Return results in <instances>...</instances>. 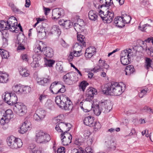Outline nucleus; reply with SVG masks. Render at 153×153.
I'll return each instance as SVG.
<instances>
[{"label":"nucleus","mask_w":153,"mask_h":153,"mask_svg":"<svg viewBox=\"0 0 153 153\" xmlns=\"http://www.w3.org/2000/svg\"><path fill=\"white\" fill-rule=\"evenodd\" d=\"M121 84L114 82L108 83L105 85L102 91L104 94L107 95H120L126 89L125 85L122 83Z\"/></svg>","instance_id":"obj_1"},{"label":"nucleus","mask_w":153,"mask_h":153,"mask_svg":"<svg viewBox=\"0 0 153 153\" xmlns=\"http://www.w3.org/2000/svg\"><path fill=\"white\" fill-rule=\"evenodd\" d=\"M17 98L16 94L11 92V98L8 104L11 105H14L13 107L14 111L20 116H23L27 112L26 106L21 102H17Z\"/></svg>","instance_id":"obj_2"},{"label":"nucleus","mask_w":153,"mask_h":153,"mask_svg":"<svg viewBox=\"0 0 153 153\" xmlns=\"http://www.w3.org/2000/svg\"><path fill=\"white\" fill-rule=\"evenodd\" d=\"M55 101L57 105L62 109L69 111L73 108L72 102L66 95L62 94L57 96L56 97Z\"/></svg>","instance_id":"obj_3"},{"label":"nucleus","mask_w":153,"mask_h":153,"mask_svg":"<svg viewBox=\"0 0 153 153\" xmlns=\"http://www.w3.org/2000/svg\"><path fill=\"white\" fill-rule=\"evenodd\" d=\"M17 24L16 18L13 16L10 17L7 21H0V31L10 30L11 32H14L16 27Z\"/></svg>","instance_id":"obj_4"},{"label":"nucleus","mask_w":153,"mask_h":153,"mask_svg":"<svg viewBox=\"0 0 153 153\" xmlns=\"http://www.w3.org/2000/svg\"><path fill=\"white\" fill-rule=\"evenodd\" d=\"M60 117H57L54 118L53 120V122L56 123L55 127L56 130L59 132L64 133V132H68L71 127V125L70 123H65L64 122H60L61 120L59 119Z\"/></svg>","instance_id":"obj_5"},{"label":"nucleus","mask_w":153,"mask_h":153,"mask_svg":"<svg viewBox=\"0 0 153 153\" xmlns=\"http://www.w3.org/2000/svg\"><path fill=\"white\" fill-rule=\"evenodd\" d=\"M106 101H104L99 103L94 106V114L97 116H99L102 111L106 113L109 112L111 108L110 105H109Z\"/></svg>","instance_id":"obj_6"},{"label":"nucleus","mask_w":153,"mask_h":153,"mask_svg":"<svg viewBox=\"0 0 153 153\" xmlns=\"http://www.w3.org/2000/svg\"><path fill=\"white\" fill-rule=\"evenodd\" d=\"M7 142L8 146L10 148L14 149L21 147L22 145V140L13 136H11L7 138Z\"/></svg>","instance_id":"obj_7"},{"label":"nucleus","mask_w":153,"mask_h":153,"mask_svg":"<svg viewBox=\"0 0 153 153\" xmlns=\"http://www.w3.org/2000/svg\"><path fill=\"white\" fill-rule=\"evenodd\" d=\"M36 140L39 143H45L49 141L51 139L50 135L43 132L42 131H40L36 133Z\"/></svg>","instance_id":"obj_8"},{"label":"nucleus","mask_w":153,"mask_h":153,"mask_svg":"<svg viewBox=\"0 0 153 153\" xmlns=\"http://www.w3.org/2000/svg\"><path fill=\"white\" fill-rule=\"evenodd\" d=\"M77 41L78 42L76 43L74 45V49L75 51H77L79 54H80L82 49V45L84 47L86 46L85 39L84 36L82 35H78Z\"/></svg>","instance_id":"obj_9"},{"label":"nucleus","mask_w":153,"mask_h":153,"mask_svg":"<svg viewBox=\"0 0 153 153\" xmlns=\"http://www.w3.org/2000/svg\"><path fill=\"white\" fill-rule=\"evenodd\" d=\"M99 14L104 22L108 23L111 22L114 16V13L110 12L109 10L107 12V14L105 15L104 12L100 10L99 11Z\"/></svg>","instance_id":"obj_10"},{"label":"nucleus","mask_w":153,"mask_h":153,"mask_svg":"<svg viewBox=\"0 0 153 153\" xmlns=\"http://www.w3.org/2000/svg\"><path fill=\"white\" fill-rule=\"evenodd\" d=\"M13 117V114L12 111L10 109H7L5 111L2 117H0V123L1 125L7 123Z\"/></svg>","instance_id":"obj_11"},{"label":"nucleus","mask_w":153,"mask_h":153,"mask_svg":"<svg viewBox=\"0 0 153 153\" xmlns=\"http://www.w3.org/2000/svg\"><path fill=\"white\" fill-rule=\"evenodd\" d=\"M60 136L62 143L63 145L67 146L71 142L72 136L69 133L64 132L61 133Z\"/></svg>","instance_id":"obj_12"},{"label":"nucleus","mask_w":153,"mask_h":153,"mask_svg":"<svg viewBox=\"0 0 153 153\" xmlns=\"http://www.w3.org/2000/svg\"><path fill=\"white\" fill-rule=\"evenodd\" d=\"M65 15L64 10L61 8H57L53 10L52 18L53 19H58L63 17Z\"/></svg>","instance_id":"obj_13"},{"label":"nucleus","mask_w":153,"mask_h":153,"mask_svg":"<svg viewBox=\"0 0 153 153\" xmlns=\"http://www.w3.org/2000/svg\"><path fill=\"white\" fill-rule=\"evenodd\" d=\"M46 115L45 110L39 109L36 111V113L34 115V119L38 122L42 121Z\"/></svg>","instance_id":"obj_14"},{"label":"nucleus","mask_w":153,"mask_h":153,"mask_svg":"<svg viewBox=\"0 0 153 153\" xmlns=\"http://www.w3.org/2000/svg\"><path fill=\"white\" fill-rule=\"evenodd\" d=\"M100 3L102 4L100 5L98 4H97L96 1H94L93 4L95 7L99 9L102 8V7H108L111 6V4H113V1L111 2V0H99Z\"/></svg>","instance_id":"obj_15"},{"label":"nucleus","mask_w":153,"mask_h":153,"mask_svg":"<svg viewBox=\"0 0 153 153\" xmlns=\"http://www.w3.org/2000/svg\"><path fill=\"white\" fill-rule=\"evenodd\" d=\"M18 39L19 45L18 48V50H22L25 49L24 45L26 44L25 38L23 35H18Z\"/></svg>","instance_id":"obj_16"},{"label":"nucleus","mask_w":153,"mask_h":153,"mask_svg":"<svg viewBox=\"0 0 153 153\" xmlns=\"http://www.w3.org/2000/svg\"><path fill=\"white\" fill-rule=\"evenodd\" d=\"M94 118L91 116H89L85 117L83 120L84 123L86 125L90 127H93L94 122Z\"/></svg>","instance_id":"obj_17"},{"label":"nucleus","mask_w":153,"mask_h":153,"mask_svg":"<svg viewBox=\"0 0 153 153\" xmlns=\"http://www.w3.org/2000/svg\"><path fill=\"white\" fill-rule=\"evenodd\" d=\"M51 79V77L49 76H45L42 79L37 81V83L40 85L47 86L50 84Z\"/></svg>","instance_id":"obj_18"},{"label":"nucleus","mask_w":153,"mask_h":153,"mask_svg":"<svg viewBox=\"0 0 153 153\" xmlns=\"http://www.w3.org/2000/svg\"><path fill=\"white\" fill-rule=\"evenodd\" d=\"M73 76L72 73H68L63 76V80L65 84L68 85H71L73 82L72 79Z\"/></svg>","instance_id":"obj_19"},{"label":"nucleus","mask_w":153,"mask_h":153,"mask_svg":"<svg viewBox=\"0 0 153 153\" xmlns=\"http://www.w3.org/2000/svg\"><path fill=\"white\" fill-rule=\"evenodd\" d=\"M30 123L29 121L26 120L23 123L20 128V130H19L20 133L24 134L28 130L30 129Z\"/></svg>","instance_id":"obj_20"},{"label":"nucleus","mask_w":153,"mask_h":153,"mask_svg":"<svg viewBox=\"0 0 153 153\" xmlns=\"http://www.w3.org/2000/svg\"><path fill=\"white\" fill-rule=\"evenodd\" d=\"M114 22L115 25L118 27H123L125 26L122 16H118L115 17Z\"/></svg>","instance_id":"obj_21"},{"label":"nucleus","mask_w":153,"mask_h":153,"mask_svg":"<svg viewBox=\"0 0 153 153\" xmlns=\"http://www.w3.org/2000/svg\"><path fill=\"white\" fill-rule=\"evenodd\" d=\"M140 49L146 51L148 55L153 56V48H152L149 47L147 48L146 45H145L143 46L142 47L141 46L140 47Z\"/></svg>","instance_id":"obj_22"},{"label":"nucleus","mask_w":153,"mask_h":153,"mask_svg":"<svg viewBox=\"0 0 153 153\" xmlns=\"http://www.w3.org/2000/svg\"><path fill=\"white\" fill-rule=\"evenodd\" d=\"M97 90L92 87H91L87 89L86 92V95L87 97H92L94 94H96Z\"/></svg>","instance_id":"obj_23"},{"label":"nucleus","mask_w":153,"mask_h":153,"mask_svg":"<svg viewBox=\"0 0 153 153\" xmlns=\"http://www.w3.org/2000/svg\"><path fill=\"white\" fill-rule=\"evenodd\" d=\"M145 62L144 65V68L149 70L150 68H151L152 60L150 58L145 57L144 58Z\"/></svg>","instance_id":"obj_24"},{"label":"nucleus","mask_w":153,"mask_h":153,"mask_svg":"<svg viewBox=\"0 0 153 153\" xmlns=\"http://www.w3.org/2000/svg\"><path fill=\"white\" fill-rule=\"evenodd\" d=\"M126 74L129 76L135 71V69L133 66L128 65L127 66L125 69Z\"/></svg>","instance_id":"obj_25"},{"label":"nucleus","mask_w":153,"mask_h":153,"mask_svg":"<svg viewBox=\"0 0 153 153\" xmlns=\"http://www.w3.org/2000/svg\"><path fill=\"white\" fill-rule=\"evenodd\" d=\"M88 16L89 19L91 21H95L97 19V14L93 10H91L89 12Z\"/></svg>","instance_id":"obj_26"},{"label":"nucleus","mask_w":153,"mask_h":153,"mask_svg":"<svg viewBox=\"0 0 153 153\" xmlns=\"http://www.w3.org/2000/svg\"><path fill=\"white\" fill-rule=\"evenodd\" d=\"M8 79V74L0 71V83H5Z\"/></svg>","instance_id":"obj_27"},{"label":"nucleus","mask_w":153,"mask_h":153,"mask_svg":"<svg viewBox=\"0 0 153 153\" xmlns=\"http://www.w3.org/2000/svg\"><path fill=\"white\" fill-rule=\"evenodd\" d=\"M131 61V59L127 56H123L120 57V61L122 64L126 65H128Z\"/></svg>","instance_id":"obj_28"},{"label":"nucleus","mask_w":153,"mask_h":153,"mask_svg":"<svg viewBox=\"0 0 153 153\" xmlns=\"http://www.w3.org/2000/svg\"><path fill=\"white\" fill-rule=\"evenodd\" d=\"M52 34H55L59 35L61 33L60 29L58 25H54L52 26L50 32Z\"/></svg>","instance_id":"obj_29"},{"label":"nucleus","mask_w":153,"mask_h":153,"mask_svg":"<svg viewBox=\"0 0 153 153\" xmlns=\"http://www.w3.org/2000/svg\"><path fill=\"white\" fill-rule=\"evenodd\" d=\"M13 92L16 93L17 94H20L22 93V87L18 85L13 86L12 88Z\"/></svg>","instance_id":"obj_30"},{"label":"nucleus","mask_w":153,"mask_h":153,"mask_svg":"<svg viewBox=\"0 0 153 153\" xmlns=\"http://www.w3.org/2000/svg\"><path fill=\"white\" fill-rule=\"evenodd\" d=\"M19 72L20 75L23 77H27L29 75V72L25 68L22 67L19 68Z\"/></svg>","instance_id":"obj_31"},{"label":"nucleus","mask_w":153,"mask_h":153,"mask_svg":"<svg viewBox=\"0 0 153 153\" xmlns=\"http://www.w3.org/2000/svg\"><path fill=\"white\" fill-rule=\"evenodd\" d=\"M105 145L108 148L111 149H114L115 148V145L112 140L108 139L105 140Z\"/></svg>","instance_id":"obj_32"},{"label":"nucleus","mask_w":153,"mask_h":153,"mask_svg":"<svg viewBox=\"0 0 153 153\" xmlns=\"http://www.w3.org/2000/svg\"><path fill=\"white\" fill-rule=\"evenodd\" d=\"M122 16L124 25L129 23L131 19V17L130 16L127 15L126 14H123L122 13Z\"/></svg>","instance_id":"obj_33"},{"label":"nucleus","mask_w":153,"mask_h":153,"mask_svg":"<svg viewBox=\"0 0 153 153\" xmlns=\"http://www.w3.org/2000/svg\"><path fill=\"white\" fill-rule=\"evenodd\" d=\"M62 63L61 62H59L57 63L56 66V69L59 73H62L65 72L62 65Z\"/></svg>","instance_id":"obj_34"},{"label":"nucleus","mask_w":153,"mask_h":153,"mask_svg":"<svg viewBox=\"0 0 153 153\" xmlns=\"http://www.w3.org/2000/svg\"><path fill=\"white\" fill-rule=\"evenodd\" d=\"M45 106L46 108L51 110L54 108L53 103L51 100L50 99L47 100Z\"/></svg>","instance_id":"obj_35"},{"label":"nucleus","mask_w":153,"mask_h":153,"mask_svg":"<svg viewBox=\"0 0 153 153\" xmlns=\"http://www.w3.org/2000/svg\"><path fill=\"white\" fill-rule=\"evenodd\" d=\"M46 50L45 53L44 54L47 57H51L53 56V50L50 48L46 47L45 51Z\"/></svg>","instance_id":"obj_36"},{"label":"nucleus","mask_w":153,"mask_h":153,"mask_svg":"<svg viewBox=\"0 0 153 153\" xmlns=\"http://www.w3.org/2000/svg\"><path fill=\"white\" fill-rule=\"evenodd\" d=\"M45 64L47 66L52 67L53 65L55 63V61L53 60L48 59L47 58L45 57Z\"/></svg>","instance_id":"obj_37"},{"label":"nucleus","mask_w":153,"mask_h":153,"mask_svg":"<svg viewBox=\"0 0 153 153\" xmlns=\"http://www.w3.org/2000/svg\"><path fill=\"white\" fill-rule=\"evenodd\" d=\"M0 53L2 59H7L9 57V53L7 51L0 49Z\"/></svg>","instance_id":"obj_38"},{"label":"nucleus","mask_w":153,"mask_h":153,"mask_svg":"<svg viewBox=\"0 0 153 153\" xmlns=\"http://www.w3.org/2000/svg\"><path fill=\"white\" fill-rule=\"evenodd\" d=\"M88 85V83L85 81H82L79 84V89L81 91H84L86 87Z\"/></svg>","instance_id":"obj_39"},{"label":"nucleus","mask_w":153,"mask_h":153,"mask_svg":"<svg viewBox=\"0 0 153 153\" xmlns=\"http://www.w3.org/2000/svg\"><path fill=\"white\" fill-rule=\"evenodd\" d=\"M58 85H61V82L59 81H55L52 82L50 87V89L51 92L53 93V91L52 90L53 88H54Z\"/></svg>","instance_id":"obj_40"},{"label":"nucleus","mask_w":153,"mask_h":153,"mask_svg":"<svg viewBox=\"0 0 153 153\" xmlns=\"http://www.w3.org/2000/svg\"><path fill=\"white\" fill-rule=\"evenodd\" d=\"M11 93H7L4 95L2 96V98L4 99V101L8 104V102H9L11 98Z\"/></svg>","instance_id":"obj_41"},{"label":"nucleus","mask_w":153,"mask_h":153,"mask_svg":"<svg viewBox=\"0 0 153 153\" xmlns=\"http://www.w3.org/2000/svg\"><path fill=\"white\" fill-rule=\"evenodd\" d=\"M42 32H40V31H38V32L37 36L38 37L41 39H42L45 37L46 33L45 30L42 29Z\"/></svg>","instance_id":"obj_42"},{"label":"nucleus","mask_w":153,"mask_h":153,"mask_svg":"<svg viewBox=\"0 0 153 153\" xmlns=\"http://www.w3.org/2000/svg\"><path fill=\"white\" fill-rule=\"evenodd\" d=\"M90 101H91V99H90L89 98H86L85 100H83L82 102H81L80 104V106L81 107V108L84 111L86 112H88L89 111V110L88 109H84L83 107H82V105H83V103L84 102L85 103H86L87 102L89 101V102H90Z\"/></svg>","instance_id":"obj_43"},{"label":"nucleus","mask_w":153,"mask_h":153,"mask_svg":"<svg viewBox=\"0 0 153 153\" xmlns=\"http://www.w3.org/2000/svg\"><path fill=\"white\" fill-rule=\"evenodd\" d=\"M86 53H91L93 55L96 52V49L93 46H91L87 48L86 50Z\"/></svg>","instance_id":"obj_44"},{"label":"nucleus","mask_w":153,"mask_h":153,"mask_svg":"<svg viewBox=\"0 0 153 153\" xmlns=\"http://www.w3.org/2000/svg\"><path fill=\"white\" fill-rule=\"evenodd\" d=\"M48 96L44 94H41L39 97V102L41 103H43L48 99Z\"/></svg>","instance_id":"obj_45"},{"label":"nucleus","mask_w":153,"mask_h":153,"mask_svg":"<svg viewBox=\"0 0 153 153\" xmlns=\"http://www.w3.org/2000/svg\"><path fill=\"white\" fill-rule=\"evenodd\" d=\"M46 48V47H44L42 46V45L41 46L39 45L38 46H37V48L35 49L34 51L37 52H42L45 51Z\"/></svg>","instance_id":"obj_46"},{"label":"nucleus","mask_w":153,"mask_h":153,"mask_svg":"<svg viewBox=\"0 0 153 153\" xmlns=\"http://www.w3.org/2000/svg\"><path fill=\"white\" fill-rule=\"evenodd\" d=\"M22 93H24L25 94H27L30 93L31 90V88L29 86H25L24 87H22Z\"/></svg>","instance_id":"obj_47"},{"label":"nucleus","mask_w":153,"mask_h":153,"mask_svg":"<svg viewBox=\"0 0 153 153\" xmlns=\"http://www.w3.org/2000/svg\"><path fill=\"white\" fill-rule=\"evenodd\" d=\"M123 53H127V56L130 58H131V56H133L134 55L133 53L132 52V50L130 49H128V50H124V51L123 52Z\"/></svg>","instance_id":"obj_48"},{"label":"nucleus","mask_w":153,"mask_h":153,"mask_svg":"<svg viewBox=\"0 0 153 153\" xmlns=\"http://www.w3.org/2000/svg\"><path fill=\"white\" fill-rule=\"evenodd\" d=\"M74 27L75 30L77 32H79L82 28V25L77 23H74Z\"/></svg>","instance_id":"obj_49"},{"label":"nucleus","mask_w":153,"mask_h":153,"mask_svg":"<svg viewBox=\"0 0 153 153\" xmlns=\"http://www.w3.org/2000/svg\"><path fill=\"white\" fill-rule=\"evenodd\" d=\"M71 26L70 21L69 20H66L65 21L63 26L66 29H68Z\"/></svg>","instance_id":"obj_50"},{"label":"nucleus","mask_w":153,"mask_h":153,"mask_svg":"<svg viewBox=\"0 0 153 153\" xmlns=\"http://www.w3.org/2000/svg\"><path fill=\"white\" fill-rule=\"evenodd\" d=\"M93 126L95 129H100L101 127V125L99 122L94 121V123Z\"/></svg>","instance_id":"obj_51"},{"label":"nucleus","mask_w":153,"mask_h":153,"mask_svg":"<svg viewBox=\"0 0 153 153\" xmlns=\"http://www.w3.org/2000/svg\"><path fill=\"white\" fill-rule=\"evenodd\" d=\"M30 152L32 153H41V151L40 150H36L35 148H31L30 147H29Z\"/></svg>","instance_id":"obj_52"},{"label":"nucleus","mask_w":153,"mask_h":153,"mask_svg":"<svg viewBox=\"0 0 153 153\" xmlns=\"http://www.w3.org/2000/svg\"><path fill=\"white\" fill-rule=\"evenodd\" d=\"M11 7L12 10L13 12L15 13H19L20 11V10L14 6V4H11Z\"/></svg>","instance_id":"obj_53"},{"label":"nucleus","mask_w":153,"mask_h":153,"mask_svg":"<svg viewBox=\"0 0 153 153\" xmlns=\"http://www.w3.org/2000/svg\"><path fill=\"white\" fill-rule=\"evenodd\" d=\"M61 86L62 87L60 89H59L55 94H57L59 92L63 93L65 91L66 89L65 86L62 85Z\"/></svg>","instance_id":"obj_54"},{"label":"nucleus","mask_w":153,"mask_h":153,"mask_svg":"<svg viewBox=\"0 0 153 153\" xmlns=\"http://www.w3.org/2000/svg\"><path fill=\"white\" fill-rule=\"evenodd\" d=\"M65 148L63 147H61L58 149L57 151V153H65Z\"/></svg>","instance_id":"obj_55"},{"label":"nucleus","mask_w":153,"mask_h":153,"mask_svg":"<svg viewBox=\"0 0 153 153\" xmlns=\"http://www.w3.org/2000/svg\"><path fill=\"white\" fill-rule=\"evenodd\" d=\"M21 58L23 60L25 61H27L28 60V56L26 54H23L21 56Z\"/></svg>","instance_id":"obj_56"},{"label":"nucleus","mask_w":153,"mask_h":153,"mask_svg":"<svg viewBox=\"0 0 153 153\" xmlns=\"http://www.w3.org/2000/svg\"><path fill=\"white\" fill-rule=\"evenodd\" d=\"M105 61L104 60H102L101 59L99 60V66L100 67H101L102 68V66L105 63Z\"/></svg>","instance_id":"obj_57"},{"label":"nucleus","mask_w":153,"mask_h":153,"mask_svg":"<svg viewBox=\"0 0 153 153\" xmlns=\"http://www.w3.org/2000/svg\"><path fill=\"white\" fill-rule=\"evenodd\" d=\"M61 45L64 48H66L68 46V44L62 39L61 41Z\"/></svg>","instance_id":"obj_58"},{"label":"nucleus","mask_w":153,"mask_h":153,"mask_svg":"<svg viewBox=\"0 0 153 153\" xmlns=\"http://www.w3.org/2000/svg\"><path fill=\"white\" fill-rule=\"evenodd\" d=\"M2 38V42L3 43V45L5 46H6L8 45V41L7 39L4 38V36Z\"/></svg>","instance_id":"obj_59"},{"label":"nucleus","mask_w":153,"mask_h":153,"mask_svg":"<svg viewBox=\"0 0 153 153\" xmlns=\"http://www.w3.org/2000/svg\"><path fill=\"white\" fill-rule=\"evenodd\" d=\"M74 56H73V53L71 52L70 53V55L68 56V59L69 62H71Z\"/></svg>","instance_id":"obj_60"},{"label":"nucleus","mask_w":153,"mask_h":153,"mask_svg":"<svg viewBox=\"0 0 153 153\" xmlns=\"http://www.w3.org/2000/svg\"><path fill=\"white\" fill-rule=\"evenodd\" d=\"M102 68L100 67L99 66L98 67H94L92 71H94V72H97L100 71L101 70Z\"/></svg>","instance_id":"obj_61"},{"label":"nucleus","mask_w":153,"mask_h":153,"mask_svg":"<svg viewBox=\"0 0 153 153\" xmlns=\"http://www.w3.org/2000/svg\"><path fill=\"white\" fill-rule=\"evenodd\" d=\"M94 55L92 54V53H85V57L87 59H90Z\"/></svg>","instance_id":"obj_62"},{"label":"nucleus","mask_w":153,"mask_h":153,"mask_svg":"<svg viewBox=\"0 0 153 153\" xmlns=\"http://www.w3.org/2000/svg\"><path fill=\"white\" fill-rule=\"evenodd\" d=\"M85 151L86 153H93V150L90 147L86 148L85 149Z\"/></svg>","instance_id":"obj_63"},{"label":"nucleus","mask_w":153,"mask_h":153,"mask_svg":"<svg viewBox=\"0 0 153 153\" xmlns=\"http://www.w3.org/2000/svg\"><path fill=\"white\" fill-rule=\"evenodd\" d=\"M93 142V140L92 138H88L87 143L88 146L91 145Z\"/></svg>","instance_id":"obj_64"}]
</instances>
